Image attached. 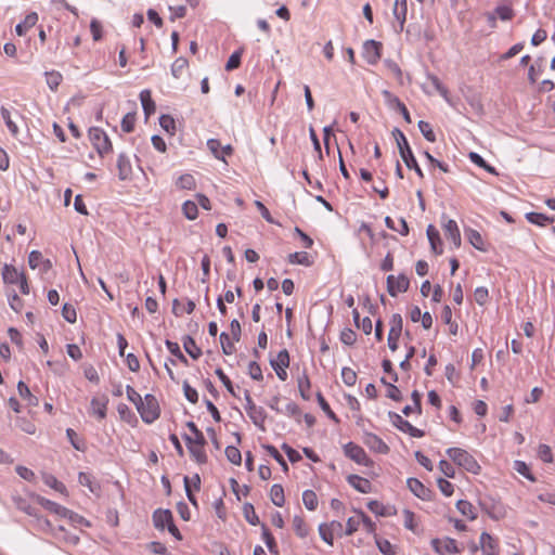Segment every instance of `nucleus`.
Listing matches in <instances>:
<instances>
[{"instance_id":"obj_1","label":"nucleus","mask_w":555,"mask_h":555,"mask_svg":"<svg viewBox=\"0 0 555 555\" xmlns=\"http://www.w3.org/2000/svg\"><path fill=\"white\" fill-rule=\"evenodd\" d=\"M446 453L456 465L468 473L478 474L480 472V465L466 450L461 448H449Z\"/></svg>"},{"instance_id":"obj_2","label":"nucleus","mask_w":555,"mask_h":555,"mask_svg":"<svg viewBox=\"0 0 555 555\" xmlns=\"http://www.w3.org/2000/svg\"><path fill=\"white\" fill-rule=\"evenodd\" d=\"M137 410L140 413L142 421L146 424H152L160 415L158 401L151 393L145 395L142 400V405H139Z\"/></svg>"},{"instance_id":"obj_3","label":"nucleus","mask_w":555,"mask_h":555,"mask_svg":"<svg viewBox=\"0 0 555 555\" xmlns=\"http://www.w3.org/2000/svg\"><path fill=\"white\" fill-rule=\"evenodd\" d=\"M89 139L100 155H103L112 151L111 140L101 128H90Z\"/></svg>"},{"instance_id":"obj_4","label":"nucleus","mask_w":555,"mask_h":555,"mask_svg":"<svg viewBox=\"0 0 555 555\" xmlns=\"http://www.w3.org/2000/svg\"><path fill=\"white\" fill-rule=\"evenodd\" d=\"M388 416L395 427L400 431L409 434L414 438H422L425 433L422 429L414 427L410 422L404 420L401 415L396 412H389Z\"/></svg>"},{"instance_id":"obj_5","label":"nucleus","mask_w":555,"mask_h":555,"mask_svg":"<svg viewBox=\"0 0 555 555\" xmlns=\"http://www.w3.org/2000/svg\"><path fill=\"white\" fill-rule=\"evenodd\" d=\"M344 452L347 457L354 461L357 464L370 466L373 463L366 455L364 449L353 442L346 443L344 446Z\"/></svg>"},{"instance_id":"obj_6","label":"nucleus","mask_w":555,"mask_h":555,"mask_svg":"<svg viewBox=\"0 0 555 555\" xmlns=\"http://www.w3.org/2000/svg\"><path fill=\"white\" fill-rule=\"evenodd\" d=\"M387 292L391 297H396L398 293H405L409 289L410 281L404 274L397 278L392 274L387 276Z\"/></svg>"},{"instance_id":"obj_7","label":"nucleus","mask_w":555,"mask_h":555,"mask_svg":"<svg viewBox=\"0 0 555 555\" xmlns=\"http://www.w3.org/2000/svg\"><path fill=\"white\" fill-rule=\"evenodd\" d=\"M270 365L275 371L281 380L287 379L286 369L289 366V353L286 349H282L275 359H270Z\"/></svg>"},{"instance_id":"obj_8","label":"nucleus","mask_w":555,"mask_h":555,"mask_svg":"<svg viewBox=\"0 0 555 555\" xmlns=\"http://www.w3.org/2000/svg\"><path fill=\"white\" fill-rule=\"evenodd\" d=\"M431 545L435 552L441 555L460 553L456 541L451 538L433 539Z\"/></svg>"},{"instance_id":"obj_9","label":"nucleus","mask_w":555,"mask_h":555,"mask_svg":"<svg viewBox=\"0 0 555 555\" xmlns=\"http://www.w3.org/2000/svg\"><path fill=\"white\" fill-rule=\"evenodd\" d=\"M382 43L373 39L363 43L362 55L369 64H376L380 59Z\"/></svg>"},{"instance_id":"obj_10","label":"nucleus","mask_w":555,"mask_h":555,"mask_svg":"<svg viewBox=\"0 0 555 555\" xmlns=\"http://www.w3.org/2000/svg\"><path fill=\"white\" fill-rule=\"evenodd\" d=\"M383 95L388 104V106L392 109H397L398 112L401 113L402 117L404 118V120L408 122V124H411L412 122V119H411V116H410V113L406 108V106L404 105V103H402L399 98L395 96L390 91L388 90H384L383 91Z\"/></svg>"},{"instance_id":"obj_11","label":"nucleus","mask_w":555,"mask_h":555,"mask_svg":"<svg viewBox=\"0 0 555 555\" xmlns=\"http://www.w3.org/2000/svg\"><path fill=\"white\" fill-rule=\"evenodd\" d=\"M363 443L371 451L379 454H386L389 451V447L377 435L372 433L364 434Z\"/></svg>"},{"instance_id":"obj_12","label":"nucleus","mask_w":555,"mask_h":555,"mask_svg":"<svg viewBox=\"0 0 555 555\" xmlns=\"http://www.w3.org/2000/svg\"><path fill=\"white\" fill-rule=\"evenodd\" d=\"M480 550L483 555H499V541L488 532H482L480 534Z\"/></svg>"},{"instance_id":"obj_13","label":"nucleus","mask_w":555,"mask_h":555,"mask_svg":"<svg viewBox=\"0 0 555 555\" xmlns=\"http://www.w3.org/2000/svg\"><path fill=\"white\" fill-rule=\"evenodd\" d=\"M183 438L185 440L191 456L196 461V463L205 464L207 462V455L204 450L205 444H196L195 442H193L192 437L189 435H183Z\"/></svg>"},{"instance_id":"obj_14","label":"nucleus","mask_w":555,"mask_h":555,"mask_svg":"<svg viewBox=\"0 0 555 555\" xmlns=\"http://www.w3.org/2000/svg\"><path fill=\"white\" fill-rule=\"evenodd\" d=\"M443 231L447 240L451 241L455 248L461 246V233L457 227V223L449 219L446 223H443Z\"/></svg>"},{"instance_id":"obj_15","label":"nucleus","mask_w":555,"mask_h":555,"mask_svg":"<svg viewBox=\"0 0 555 555\" xmlns=\"http://www.w3.org/2000/svg\"><path fill=\"white\" fill-rule=\"evenodd\" d=\"M408 488L417 498L422 500H429L431 491L425 487L417 478H409L406 480Z\"/></svg>"},{"instance_id":"obj_16","label":"nucleus","mask_w":555,"mask_h":555,"mask_svg":"<svg viewBox=\"0 0 555 555\" xmlns=\"http://www.w3.org/2000/svg\"><path fill=\"white\" fill-rule=\"evenodd\" d=\"M172 521V513L169 509L158 508L153 513L154 526L159 530H164Z\"/></svg>"},{"instance_id":"obj_17","label":"nucleus","mask_w":555,"mask_h":555,"mask_svg":"<svg viewBox=\"0 0 555 555\" xmlns=\"http://www.w3.org/2000/svg\"><path fill=\"white\" fill-rule=\"evenodd\" d=\"M395 18L399 23V31L403 30L408 13V0H396L392 10Z\"/></svg>"},{"instance_id":"obj_18","label":"nucleus","mask_w":555,"mask_h":555,"mask_svg":"<svg viewBox=\"0 0 555 555\" xmlns=\"http://www.w3.org/2000/svg\"><path fill=\"white\" fill-rule=\"evenodd\" d=\"M426 234H427V238L429 241L431 250L437 255L442 254V251H443L442 250V242L440 238L439 231L433 224H429L427 227Z\"/></svg>"},{"instance_id":"obj_19","label":"nucleus","mask_w":555,"mask_h":555,"mask_svg":"<svg viewBox=\"0 0 555 555\" xmlns=\"http://www.w3.org/2000/svg\"><path fill=\"white\" fill-rule=\"evenodd\" d=\"M348 483L361 493H370L372 490V483L369 479L358 475H349Z\"/></svg>"},{"instance_id":"obj_20","label":"nucleus","mask_w":555,"mask_h":555,"mask_svg":"<svg viewBox=\"0 0 555 555\" xmlns=\"http://www.w3.org/2000/svg\"><path fill=\"white\" fill-rule=\"evenodd\" d=\"M525 218L528 222L535 224L538 227H546L550 223L554 222V217H550L547 215L541 212L530 211L525 215Z\"/></svg>"},{"instance_id":"obj_21","label":"nucleus","mask_w":555,"mask_h":555,"mask_svg":"<svg viewBox=\"0 0 555 555\" xmlns=\"http://www.w3.org/2000/svg\"><path fill=\"white\" fill-rule=\"evenodd\" d=\"M251 422L261 430H264V421L267 418V414L261 406L250 408L249 411L246 412Z\"/></svg>"},{"instance_id":"obj_22","label":"nucleus","mask_w":555,"mask_h":555,"mask_svg":"<svg viewBox=\"0 0 555 555\" xmlns=\"http://www.w3.org/2000/svg\"><path fill=\"white\" fill-rule=\"evenodd\" d=\"M38 22V14L36 12H31L27 14L23 22L18 23L15 27V31L18 36H24L28 29L34 27Z\"/></svg>"},{"instance_id":"obj_23","label":"nucleus","mask_w":555,"mask_h":555,"mask_svg":"<svg viewBox=\"0 0 555 555\" xmlns=\"http://www.w3.org/2000/svg\"><path fill=\"white\" fill-rule=\"evenodd\" d=\"M140 100H141V104H142V107H143V111H144V114H145L146 118L155 113L156 105H155V102L152 99L150 90L141 91Z\"/></svg>"},{"instance_id":"obj_24","label":"nucleus","mask_w":555,"mask_h":555,"mask_svg":"<svg viewBox=\"0 0 555 555\" xmlns=\"http://www.w3.org/2000/svg\"><path fill=\"white\" fill-rule=\"evenodd\" d=\"M400 156L409 170H415V173H423L411 151V147L401 149Z\"/></svg>"},{"instance_id":"obj_25","label":"nucleus","mask_w":555,"mask_h":555,"mask_svg":"<svg viewBox=\"0 0 555 555\" xmlns=\"http://www.w3.org/2000/svg\"><path fill=\"white\" fill-rule=\"evenodd\" d=\"M22 275H24V273L18 272V270L11 264H4L2 269V279L5 283L17 284Z\"/></svg>"},{"instance_id":"obj_26","label":"nucleus","mask_w":555,"mask_h":555,"mask_svg":"<svg viewBox=\"0 0 555 555\" xmlns=\"http://www.w3.org/2000/svg\"><path fill=\"white\" fill-rule=\"evenodd\" d=\"M107 402H108V400L106 398H92V400H91L92 413L95 414L101 420L105 418L106 410H107Z\"/></svg>"},{"instance_id":"obj_27","label":"nucleus","mask_w":555,"mask_h":555,"mask_svg":"<svg viewBox=\"0 0 555 555\" xmlns=\"http://www.w3.org/2000/svg\"><path fill=\"white\" fill-rule=\"evenodd\" d=\"M183 348L194 360H197L202 356L201 348L197 347L195 340L190 335L183 337Z\"/></svg>"},{"instance_id":"obj_28","label":"nucleus","mask_w":555,"mask_h":555,"mask_svg":"<svg viewBox=\"0 0 555 555\" xmlns=\"http://www.w3.org/2000/svg\"><path fill=\"white\" fill-rule=\"evenodd\" d=\"M270 500L278 506L282 507L285 503L284 489L281 485L274 483L270 489Z\"/></svg>"},{"instance_id":"obj_29","label":"nucleus","mask_w":555,"mask_h":555,"mask_svg":"<svg viewBox=\"0 0 555 555\" xmlns=\"http://www.w3.org/2000/svg\"><path fill=\"white\" fill-rule=\"evenodd\" d=\"M457 511L466 516L469 520H475L477 518L476 508L474 505L466 500H459L456 503Z\"/></svg>"},{"instance_id":"obj_30","label":"nucleus","mask_w":555,"mask_h":555,"mask_svg":"<svg viewBox=\"0 0 555 555\" xmlns=\"http://www.w3.org/2000/svg\"><path fill=\"white\" fill-rule=\"evenodd\" d=\"M287 261L291 264H301L305 267H310L312 261L310 260V256L306 251H295L287 256Z\"/></svg>"},{"instance_id":"obj_31","label":"nucleus","mask_w":555,"mask_h":555,"mask_svg":"<svg viewBox=\"0 0 555 555\" xmlns=\"http://www.w3.org/2000/svg\"><path fill=\"white\" fill-rule=\"evenodd\" d=\"M78 481L81 486L87 487L92 493L100 491V485L95 482L92 476L88 473L80 472L78 475Z\"/></svg>"},{"instance_id":"obj_32","label":"nucleus","mask_w":555,"mask_h":555,"mask_svg":"<svg viewBox=\"0 0 555 555\" xmlns=\"http://www.w3.org/2000/svg\"><path fill=\"white\" fill-rule=\"evenodd\" d=\"M466 234H467V238L469 241V243L478 250H481V251H486L487 248L485 246V243H483V238L481 236V234L474 230V229H469L466 231Z\"/></svg>"},{"instance_id":"obj_33","label":"nucleus","mask_w":555,"mask_h":555,"mask_svg":"<svg viewBox=\"0 0 555 555\" xmlns=\"http://www.w3.org/2000/svg\"><path fill=\"white\" fill-rule=\"evenodd\" d=\"M468 157L470 162L478 168L487 171L488 173H498V171L492 166H490L478 153L470 152Z\"/></svg>"},{"instance_id":"obj_34","label":"nucleus","mask_w":555,"mask_h":555,"mask_svg":"<svg viewBox=\"0 0 555 555\" xmlns=\"http://www.w3.org/2000/svg\"><path fill=\"white\" fill-rule=\"evenodd\" d=\"M243 514L247 522L253 526L259 525L260 520L258 515L255 512L254 505L251 503H245L243 505Z\"/></svg>"},{"instance_id":"obj_35","label":"nucleus","mask_w":555,"mask_h":555,"mask_svg":"<svg viewBox=\"0 0 555 555\" xmlns=\"http://www.w3.org/2000/svg\"><path fill=\"white\" fill-rule=\"evenodd\" d=\"M310 387H311V384H310L309 376L307 375V373H304L302 376H300L298 378V389H299L300 396L304 400L310 399V393H309Z\"/></svg>"},{"instance_id":"obj_36","label":"nucleus","mask_w":555,"mask_h":555,"mask_svg":"<svg viewBox=\"0 0 555 555\" xmlns=\"http://www.w3.org/2000/svg\"><path fill=\"white\" fill-rule=\"evenodd\" d=\"M40 503L44 508H47L48 511L55 513L57 515L65 517L68 513L67 508L61 506L60 504H57L53 501L48 500V499H41Z\"/></svg>"},{"instance_id":"obj_37","label":"nucleus","mask_w":555,"mask_h":555,"mask_svg":"<svg viewBox=\"0 0 555 555\" xmlns=\"http://www.w3.org/2000/svg\"><path fill=\"white\" fill-rule=\"evenodd\" d=\"M189 62L185 57H178L171 65V74L175 78H180L182 73L188 68Z\"/></svg>"},{"instance_id":"obj_38","label":"nucleus","mask_w":555,"mask_h":555,"mask_svg":"<svg viewBox=\"0 0 555 555\" xmlns=\"http://www.w3.org/2000/svg\"><path fill=\"white\" fill-rule=\"evenodd\" d=\"M412 397V400H413V403H414V408H412L411 405H405L402 410V413L405 415V416H409L414 410L421 414L422 413V404H421V393L417 391V390H414L411 395Z\"/></svg>"},{"instance_id":"obj_39","label":"nucleus","mask_w":555,"mask_h":555,"mask_svg":"<svg viewBox=\"0 0 555 555\" xmlns=\"http://www.w3.org/2000/svg\"><path fill=\"white\" fill-rule=\"evenodd\" d=\"M385 223L388 229L398 231L401 235H408V233H409L408 223L403 218L399 219L400 228H397V223H395V221L390 217L385 218Z\"/></svg>"},{"instance_id":"obj_40","label":"nucleus","mask_w":555,"mask_h":555,"mask_svg":"<svg viewBox=\"0 0 555 555\" xmlns=\"http://www.w3.org/2000/svg\"><path fill=\"white\" fill-rule=\"evenodd\" d=\"M262 448L281 465L284 472L288 470V465L274 446L263 444Z\"/></svg>"},{"instance_id":"obj_41","label":"nucleus","mask_w":555,"mask_h":555,"mask_svg":"<svg viewBox=\"0 0 555 555\" xmlns=\"http://www.w3.org/2000/svg\"><path fill=\"white\" fill-rule=\"evenodd\" d=\"M302 502L307 509L314 511L318 507V498L314 491L305 490L302 493Z\"/></svg>"},{"instance_id":"obj_42","label":"nucleus","mask_w":555,"mask_h":555,"mask_svg":"<svg viewBox=\"0 0 555 555\" xmlns=\"http://www.w3.org/2000/svg\"><path fill=\"white\" fill-rule=\"evenodd\" d=\"M261 529H262V539H263L267 547L269 548V551L271 553H275L276 554L278 553V545H276L274 537L272 535V533L270 532V530L267 528L266 525H262Z\"/></svg>"},{"instance_id":"obj_43","label":"nucleus","mask_w":555,"mask_h":555,"mask_svg":"<svg viewBox=\"0 0 555 555\" xmlns=\"http://www.w3.org/2000/svg\"><path fill=\"white\" fill-rule=\"evenodd\" d=\"M293 528H294L296 534L300 538H306L309 533V529H308L304 518L300 516H295L293 518Z\"/></svg>"},{"instance_id":"obj_44","label":"nucleus","mask_w":555,"mask_h":555,"mask_svg":"<svg viewBox=\"0 0 555 555\" xmlns=\"http://www.w3.org/2000/svg\"><path fill=\"white\" fill-rule=\"evenodd\" d=\"M0 114L8 127V129L10 130V132L13 135H16L18 133V128H17L16 124L12 120L10 111L7 107L1 106Z\"/></svg>"},{"instance_id":"obj_45","label":"nucleus","mask_w":555,"mask_h":555,"mask_svg":"<svg viewBox=\"0 0 555 555\" xmlns=\"http://www.w3.org/2000/svg\"><path fill=\"white\" fill-rule=\"evenodd\" d=\"M47 85L52 91H55L63 80L62 75L59 72H46Z\"/></svg>"},{"instance_id":"obj_46","label":"nucleus","mask_w":555,"mask_h":555,"mask_svg":"<svg viewBox=\"0 0 555 555\" xmlns=\"http://www.w3.org/2000/svg\"><path fill=\"white\" fill-rule=\"evenodd\" d=\"M182 211L186 219L194 220L197 218V204L192 201H185L182 205Z\"/></svg>"},{"instance_id":"obj_47","label":"nucleus","mask_w":555,"mask_h":555,"mask_svg":"<svg viewBox=\"0 0 555 555\" xmlns=\"http://www.w3.org/2000/svg\"><path fill=\"white\" fill-rule=\"evenodd\" d=\"M224 453L229 462H231L234 465L241 464L242 454L241 451L235 446H228L225 448Z\"/></svg>"},{"instance_id":"obj_48","label":"nucleus","mask_w":555,"mask_h":555,"mask_svg":"<svg viewBox=\"0 0 555 555\" xmlns=\"http://www.w3.org/2000/svg\"><path fill=\"white\" fill-rule=\"evenodd\" d=\"M319 534L325 543H327L331 546L333 545L334 532L332 531L327 522H323L319 526Z\"/></svg>"},{"instance_id":"obj_49","label":"nucleus","mask_w":555,"mask_h":555,"mask_svg":"<svg viewBox=\"0 0 555 555\" xmlns=\"http://www.w3.org/2000/svg\"><path fill=\"white\" fill-rule=\"evenodd\" d=\"M134 124H135V113L134 112L127 113L121 120L122 131L126 133L132 132L134 129Z\"/></svg>"},{"instance_id":"obj_50","label":"nucleus","mask_w":555,"mask_h":555,"mask_svg":"<svg viewBox=\"0 0 555 555\" xmlns=\"http://www.w3.org/2000/svg\"><path fill=\"white\" fill-rule=\"evenodd\" d=\"M418 129L427 141H429V142L436 141V134H435V132L431 128V125L429 122L420 120Z\"/></svg>"},{"instance_id":"obj_51","label":"nucleus","mask_w":555,"mask_h":555,"mask_svg":"<svg viewBox=\"0 0 555 555\" xmlns=\"http://www.w3.org/2000/svg\"><path fill=\"white\" fill-rule=\"evenodd\" d=\"M186 427L190 429V431L193 434V442L196 444H206V439L203 435V433L197 428L196 424L192 421L186 423Z\"/></svg>"},{"instance_id":"obj_52","label":"nucleus","mask_w":555,"mask_h":555,"mask_svg":"<svg viewBox=\"0 0 555 555\" xmlns=\"http://www.w3.org/2000/svg\"><path fill=\"white\" fill-rule=\"evenodd\" d=\"M242 54H243V51H242V50H236V51H234V52L230 55V57H229V60H228V62H227V64H225V69H227L228 72L233 70V69H236V68H238V67H240V65H241V59H242Z\"/></svg>"},{"instance_id":"obj_53","label":"nucleus","mask_w":555,"mask_h":555,"mask_svg":"<svg viewBox=\"0 0 555 555\" xmlns=\"http://www.w3.org/2000/svg\"><path fill=\"white\" fill-rule=\"evenodd\" d=\"M317 400L322 411L325 412L331 420L338 422L336 414L332 411L330 404L320 391L317 393Z\"/></svg>"},{"instance_id":"obj_54","label":"nucleus","mask_w":555,"mask_h":555,"mask_svg":"<svg viewBox=\"0 0 555 555\" xmlns=\"http://www.w3.org/2000/svg\"><path fill=\"white\" fill-rule=\"evenodd\" d=\"M513 467H514V469L518 474L522 475L528 480L535 481L534 476L530 473V469H529L528 465L525 462H522V461H515Z\"/></svg>"},{"instance_id":"obj_55","label":"nucleus","mask_w":555,"mask_h":555,"mask_svg":"<svg viewBox=\"0 0 555 555\" xmlns=\"http://www.w3.org/2000/svg\"><path fill=\"white\" fill-rule=\"evenodd\" d=\"M66 436L75 450L85 451V449H86L85 443H83V441L78 439L77 434L74 429L67 428Z\"/></svg>"},{"instance_id":"obj_56","label":"nucleus","mask_w":555,"mask_h":555,"mask_svg":"<svg viewBox=\"0 0 555 555\" xmlns=\"http://www.w3.org/2000/svg\"><path fill=\"white\" fill-rule=\"evenodd\" d=\"M340 341L344 344V345H347V346H352L356 340H357V334L351 328H344L341 332H340Z\"/></svg>"},{"instance_id":"obj_57","label":"nucleus","mask_w":555,"mask_h":555,"mask_svg":"<svg viewBox=\"0 0 555 555\" xmlns=\"http://www.w3.org/2000/svg\"><path fill=\"white\" fill-rule=\"evenodd\" d=\"M184 397L188 401L191 403H196L198 401V392L195 388L191 387V385L188 383V380L183 382L182 385Z\"/></svg>"},{"instance_id":"obj_58","label":"nucleus","mask_w":555,"mask_h":555,"mask_svg":"<svg viewBox=\"0 0 555 555\" xmlns=\"http://www.w3.org/2000/svg\"><path fill=\"white\" fill-rule=\"evenodd\" d=\"M176 185L182 190H191L195 186V181L193 176H179L176 181Z\"/></svg>"},{"instance_id":"obj_59","label":"nucleus","mask_w":555,"mask_h":555,"mask_svg":"<svg viewBox=\"0 0 555 555\" xmlns=\"http://www.w3.org/2000/svg\"><path fill=\"white\" fill-rule=\"evenodd\" d=\"M159 125L168 133H173L176 129L175 119L170 115H162L159 117Z\"/></svg>"},{"instance_id":"obj_60","label":"nucleus","mask_w":555,"mask_h":555,"mask_svg":"<svg viewBox=\"0 0 555 555\" xmlns=\"http://www.w3.org/2000/svg\"><path fill=\"white\" fill-rule=\"evenodd\" d=\"M341 379L347 386H353L357 382V373L350 367H343Z\"/></svg>"},{"instance_id":"obj_61","label":"nucleus","mask_w":555,"mask_h":555,"mask_svg":"<svg viewBox=\"0 0 555 555\" xmlns=\"http://www.w3.org/2000/svg\"><path fill=\"white\" fill-rule=\"evenodd\" d=\"M376 545L379 550V552L384 555H395V548L393 545L386 539H377Z\"/></svg>"},{"instance_id":"obj_62","label":"nucleus","mask_w":555,"mask_h":555,"mask_svg":"<svg viewBox=\"0 0 555 555\" xmlns=\"http://www.w3.org/2000/svg\"><path fill=\"white\" fill-rule=\"evenodd\" d=\"M248 375L254 380H262L263 379L262 370H261V367H260V365L258 364L257 361L249 362V364H248Z\"/></svg>"},{"instance_id":"obj_63","label":"nucleus","mask_w":555,"mask_h":555,"mask_svg":"<svg viewBox=\"0 0 555 555\" xmlns=\"http://www.w3.org/2000/svg\"><path fill=\"white\" fill-rule=\"evenodd\" d=\"M437 485H438V488L442 492L443 495L451 496L453 494L454 486L450 481H448L447 479L438 478L437 479Z\"/></svg>"},{"instance_id":"obj_64","label":"nucleus","mask_w":555,"mask_h":555,"mask_svg":"<svg viewBox=\"0 0 555 555\" xmlns=\"http://www.w3.org/2000/svg\"><path fill=\"white\" fill-rule=\"evenodd\" d=\"M495 14L502 20V21H509L514 17V11L508 5H499L495 9Z\"/></svg>"}]
</instances>
